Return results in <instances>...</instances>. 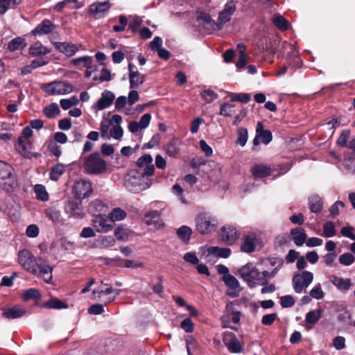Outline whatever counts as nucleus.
<instances>
[{"mask_svg": "<svg viewBox=\"0 0 355 355\" xmlns=\"http://www.w3.org/2000/svg\"><path fill=\"white\" fill-rule=\"evenodd\" d=\"M271 266H275L272 271H259L252 263L243 266L239 270V274L250 288L257 285L265 286L268 284V279L273 278L283 265V261L277 258L268 259Z\"/></svg>", "mask_w": 355, "mask_h": 355, "instance_id": "f257e3e1", "label": "nucleus"}, {"mask_svg": "<svg viewBox=\"0 0 355 355\" xmlns=\"http://www.w3.org/2000/svg\"><path fill=\"white\" fill-rule=\"evenodd\" d=\"M150 168L146 172L131 170L128 173V178L125 180V186L126 189L134 193H138L149 189L153 184Z\"/></svg>", "mask_w": 355, "mask_h": 355, "instance_id": "f03ea898", "label": "nucleus"}, {"mask_svg": "<svg viewBox=\"0 0 355 355\" xmlns=\"http://www.w3.org/2000/svg\"><path fill=\"white\" fill-rule=\"evenodd\" d=\"M18 187V179L12 166L0 160V188L9 193L14 192Z\"/></svg>", "mask_w": 355, "mask_h": 355, "instance_id": "7ed1b4c3", "label": "nucleus"}, {"mask_svg": "<svg viewBox=\"0 0 355 355\" xmlns=\"http://www.w3.org/2000/svg\"><path fill=\"white\" fill-rule=\"evenodd\" d=\"M82 166L84 171L89 175H99L103 173L107 169L106 162L98 152L82 157Z\"/></svg>", "mask_w": 355, "mask_h": 355, "instance_id": "20e7f679", "label": "nucleus"}, {"mask_svg": "<svg viewBox=\"0 0 355 355\" xmlns=\"http://www.w3.org/2000/svg\"><path fill=\"white\" fill-rule=\"evenodd\" d=\"M217 226L216 217L209 212H200L196 218V230L201 234H208L214 232Z\"/></svg>", "mask_w": 355, "mask_h": 355, "instance_id": "39448f33", "label": "nucleus"}, {"mask_svg": "<svg viewBox=\"0 0 355 355\" xmlns=\"http://www.w3.org/2000/svg\"><path fill=\"white\" fill-rule=\"evenodd\" d=\"M41 261H42V258L34 257L32 252L27 249L19 252V263L24 270L32 275L37 274V266Z\"/></svg>", "mask_w": 355, "mask_h": 355, "instance_id": "423d86ee", "label": "nucleus"}, {"mask_svg": "<svg viewBox=\"0 0 355 355\" xmlns=\"http://www.w3.org/2000/svg\"><path fill=\"white\" fill-rule=\"evenodd\" d=\"M313 274L307 270L295 274L292 278L293 289L297 293H302L313 282Z\"/></svg>", "mask_w": 355, "mask_h": 355, "instance_id": "0eeeda50", "label": "nucleus"}, {"mask_svg": "<svg viewBox=\"0 0 355 355\" xmlns=\"http://www.w3.org/2000/svg\"><path fill=\"white\" fill-rule=\"evenodd\" d=\"M43 89L49 95H64L73 92L72 85L64 81H54L46 84Z\"/></svg>", "mask_w": 355, "mask_h": 355, "instance_id": "6e6552de", "label": "nucleus"}, {"mask_svg": "<svg viewBox=\"0 0 355 355\" xmlns=\"http://www.w3.org/2000/svg\"><path fill=\"white\" fill-rule=\"evenodd\" d=\"M230 306L231 304H227L226 311L225 313L221 316V326L223 328H230L234 331H237L238 328L230 325L231 321L234 324H239L241 319V312L238 311H230Z\"/></svg>", "mask_w": 355, "mask_h": 355, "instance_id": "1a4fd4ad", "label": "nucleus"}, {"mask_svg": "<svg viewBox=\"0 0 355 355\" xmlns=\"http://www.w3.org/2000/svg\"><path fill=\"white\" fill-rule=\"evenodd\" d=\"M223 342L231 353H240L243 350V346L236 335L230 331H225L223 334Z\"/></svg>", "mask_w": 355, "mask_h": 355, "instance_id": "9d476101", "label": "nucleus"}, {"mask_svg": "<svg viewBox=\"0 0 355 355\" xmlns=\"http://www.w3.org/2000/svg\"><path fill=\"white\" fill-rule=\"evenodd\" d=\"M235 10L236 5L234 1H228L223 10L219 13L218 22L216 24V26L218 30L222 29L224 24L230 21L232 15L234 14Z\"/></svg>", "mask_w": 355, "mask_h": 355, "instance_id": "9b49d317", "label": "nucleus"}, {"mask_svg": "<svg viewBox=\"0 0 355 355\" xmlns=\"http://www.w3.org/2000/svg\"><path fill=\"white\" fill-rule=\"evenodd\" d=\"M112 3L109 0L103 2L96 1L88 8V13L96 19L101 18L110 10Z\"/></svg>", "mask_w": 355, "mask_h": 355, "instance_id": "f8f14e48", "label": "nucleus"}, {"mask_svg": "<svg viewBox=\"0 0 355 355\" xmlns=\"http://www.w3.org/2000/svg\"><path fill=\"white\" fill-rule=\"evenodd\" d=\"M15 148L17 151L26 158L39 157L40 153H33L31 150L32 148V144L29 139L18 138L17 143L15 144Z\"/></svg>", "mask_w": 355, "mask_h": 355, "instance_id": "ddd939ff", "label": "nucleus"}, {"mask_svg": "<svg viewBox=\"0 0 355 355\" xmlns=\"http://www.w3.org/2000/svg\"><path fill=\"white\" fill-rule=\"evenodd\" d=\"M272 139V132L269 130H264L261 122H258L256 129V135L253 139V146H257L260 140L266 145L268 144Z\"/></svg>", "mask_w": 355, "mask_h": 355, "instance_id": "4468645a", "label": "nucleus"}, {"mask_svg": "<svg viewBox=\"0 0 355 355\" xmlns=\"http://www.w3.org/2000/svg\"><path fill=\"white\" fill-rule=\"evenodd\" d=\"M220 237L225 243L232 245L239 239V233L235 227L226 225L220 229Z\"/></svg>", "mask_w": 355, "mask_h": 355, "instance_id": "2eb2a0df", "label": "nucleus"}, {"mask_svg": "<svg viewBox=\"0 0 355 355\" xmlns=\"http://www.w3.org/2000/svg\"><path fill=\"white\" fill-rule=\"evenodd\" d=\"M73 192L79 198H85L92 193V188L90 182L85 180H80L74 184Z\"/></svg>", "mask_w": 355, "mask_h": 355, "instance_id": "dca6fc26", "label": "nucleus"}, {"mask_svg": "<svg viewBox=\"0 0 355 355\" xmlns=\"http://www.w3.org/2000/svg\"><path fill=\"white\" fill-rule=\"evenodd\" d=\"M115 99V95L110 90H105L102 92L100 98L93 105L96 110H102L110 107Z\"/></svg>", "mask_w": 355, "mask_h": 355, "instance_id": "f3484780", "label": "nucleus"}, {"mask_svg": "<svg viewBox=\"0 0 355 355\" xmlns=\"http://www.w3.org/2000/svg\"><path fill=\"white\" fill-rule=\"evenodd\" d=\"M92 223L96 231L98 232H107L114 227V224L105 215L95 216L92 220Z\"/></svg>", "mask_w": 355, "mask_h": 355, "instance_id": "a211bd4d", "label": "nucleus"}, {"mask_svg": "<svg viewBox=\"0 0 355 355\" xmlns=\"http://www.w3.org/2000/svg\"><path fill=\"white\" fill-rule=\"evenodd\" d=\"M135 69V67L132 63L128 64L130 87L131 89L138 88L144 82V76Z\"/></svg>", "mask_w": 355, "mask_h": 355, "instance_id": "6ab92c4d", "label": "nucleus"}, {"mask_svg": "<svg viewBox=\"0 0 355 355\" xmlns=\"http://www.w3.org/2000/svg\"><path fill=\"white\" fill-rule=\"evenodd\" d=\"M53 46L58 51L68 57L73 56L79 49L76 44L69 42H56Z\"/></svg>", "mask_w": 355, "mask_h": 355, "instance_id": "aec40b11", "label": "nucleus"}, {"mask_svg": "<svg viewBox=\"0 0 355 355\" xmlns=\"http://www.w3.org/2000/svg\"><path fill=\"white\" fill-rule=\"evenodd\" d=\"M52 272L53 268L48 264H45L44 261L42 259V261H41L37 266V273L47 284H52Z\"/></svg>", "mask_w": 355, "mask_h": 355, "instance_id": "412c9836", "label": "nucleus"}, {"mask_svg": "<svg viewBox=\"0 0 355 355\" xmlns=\"http://www.w3.org/2000/svg\"><path fill=\"white\" fill-rule=\"evenodd\" d=\"M138 168L136 170L146 172L148 168H150L151 173L154 174L155 166L153 164V157L150 155L146 154L140 157L137 161Z\"/></svg>", "mask_w": 355, "mask_h": 355, "instance_id": "4be33fe9", "label": "nucleus"}, {"mask_svg": "<svg viewBox=\"0 0 355 355\" xmlns=\"http://www.w3.org/2000/svg\"><path fill=\"white\" fill-rule=\"evenodd\" d=\"M50 52L51 49L43 45L40 41L34 42L29 47V54L32 57H42Z\"/></svg>", "mask_w": 355, "mask_h": 355, "instance_id": "5701e85b", "label": "nucleus"}, {"mask_svg": "<svg viewBox=\"0 0 355 355\" xmlns=\"http://www.w3.org/2000/svg\"><path fill=\"white\" fill-rule=\"evenodd\" d=\"M112 293H114L115 295L113 297L110 296L106 304L112 302L115 300L116 296L121 293V291L114 290L112 288V286H108L105 289H103L102 288L99 287L97 289L93 291V295H94V299L96 300H101V298L104 295H110Z\"/></svg>", "mask_w": 355, "mask_h": 355, "instance_id": "b1692460", "label": "nucleus"}, {"mask_svg": "<svg viewBox=\"0 0 355 355\" xmlns=\"http://www.w3.org/2000/svg\"><path fill=\"white\" fill-rule=\"evenodd\" d=\"M88 211L94 216L103 215L107 210L106 205L101 200L96 199L92 201L88 205Z\"/></svg>", "mask_w": 355, "mask_h": 355, "instance_id": "393cba45", "label": "nucleus"}, {"mask_svg": "<svg viewBox=\"0 0 355 355\" xmlns=\"http://www.w3.org/2000/svg\"><path fill=\"white\" fill-rule=\"evenodd\" d=\"M330 282L340 291L346 292L352 286L350 279L339 277L336 275H331L329 277Z\"/></svg>", "mask_w": 355, "mask_h": 355, "instance_id": "a878e982", "label": "nucleus"}, {"mask_svg": "<svg viewBox=\"0 0 355 355\" xmlns=\"http://www.w3.org/2000/svg\"><path fill=\"white\" fill-rule=\"evenodd\" d=\"M55 28L53 24L49 19L43 20L33 31L34 35H42L51 33Z\"/></svg>", "mask_w": 355, "mask_h": 355, "instance_id": "bb28decb", "label": "nucleus"}, {"mask_svg": "<svg viewBox=\"0 0 355 355\" xmlns=\"http://www.w3.org/2000/svg\"><path fill=\"white\" fill-rule=\"evenodd\" d=\"M250 171L253 176L256 178H265L268 177L271 174V168L263 164H255L250 169Z\"/></svg>", "mask_w": 355, "mask_h": 355, "instance_id": "cd10ccee", "label": "nucleus"}, {"mask_svg": "<svg viewBox=\"0 0 355 355\" xmlns=\"http://www.w3.org/2000/svg\"><path fill=\"white\" fill-rule=\"evenodd\" d=\"M259 239L256 235L251 234L245 237L241 245V250L246 253H250L255 250Z\"/></svg>", "mask_w": 355, "mask_h": 355, "instance_id": "c85d7f7f", "label": "nucleus"}, {"mask_svg": "<svg viewBox=\"0 0 355 355\" xmlns=\"http://www.w3.org/2000/svg\"><path fill=\"white\" fill-rule=\"evenodd\" d=\"M26 313V311L19 306H15L10 308H6L3 310L2 315L8 319H16L22 317Z\"/></svg>", "mask_w": 355, "mask_h": 355, "instance_id": "c756f323", "label": "nucleus"}, {"mask_svg": "<svg viewBox=\"0 0 355 355\" xmlns=\"http://www.w3.org/2000/svg\"><path fill=\"white\" fill-rule=\"evenodd\" d=\"M292 240L297 246H302L306 241V234L304 229L302 227H295L291 230Z\"/></svg>", "mask_w": 355, "mask_h": 355, "instance_id": "7c9ffc66", "label": "nucleus"}, {"mask_svg": "<svg viewBox=\"0 0 355 355\" xmlns=\"http://www.w3.org/2000/svg\"><path fill=\"white\" fill-rule=\"evenodd\" d=\"M146 223L148 225H153L157 227L164 225V223L161 218V213L157 210L150 211L145 214Z\"/></svg>", "mask_w": 355, "mask_h": 355, "instance_id": "2f4dec72", "label": "nucleus"}, {"mask_svg": "<svg viewBox=\"0 0 355 355\" xmlns=\"http://www.w3.org/2000/svg\"><path fill=\"white\" fill-rule=\"evenodd\" d=\"M71 63L78 69H94L93 59L91 56L85 55L73 59Z\"/></svg>", "mask_w": 355, "mask_h": 355, "instance_id": "473e14b6", "label": "nucleus"}, {"mask_svg": "<svg viewBox=\"0 0 355 355\" xmlns=\"http://www.w3.org/2000/svg\"><path fill=\"white\" fill-rule=\"evenodd\" d=\"M64 210L71 215H80L82 211L81 202L76 200H69L64 204Z\"/></svg>", "mask_w": 355, "mask_h": 355, "instance_id": "72a5a7b5", "label": "nucleus"}, {"mask_svg": "<svg viewBox=\"0 0 355 355\" xmlns=\"http://www.w3.org/2000/svg\"><path fill=\"white\" fill-rule=\"evenodd\" d=\"M207 255H214L217 257L227 258L231 254V250L227 248L212 246L207 248Z\"/></svg>", "mask_w": 355, "mask_h": 355, "instance_id": "f704fd0d", "label": "nucleus"}, {"mask_svg": "<svg viewBox=\"0 0 355 355\" xmlns=\"http://www.w3.org/2000/svg\"><path fill=\"white\" fill-rule=\"evenodd\" d=\"M323 202L318 195H313L309 198V208L313 213H319L322 209Z\"/></svg>", "mask_w": 355, "mask_h": 355, "instance_id": "c9c22d12", "label": "nucleus"}, {"mask_svg": "<svg viewBox=\"0 0 355 355\" xmlns=\"http://www.w3.org/2000/svg\"><path fill=\"white\" fill-rule=\"evenodd\" d=\"M26 40L21 37H17L10 40L8 44V49L12 52L17 50H22L26 46Z\"/></svg>", "mask_w": 355, "mask_h": 355, "instance_id": "e433bc0d", "label": "nucleus"}, {"mask_svg": "<svg viewBox=\"0 0 355 355\" xmlns=\"http://www.w3.org/2000/svg\"><path fill=\"white\" fill-rule=\"evenodd\" d=\"M78 0H64L57 3L54 6V10L58 12H62L64 8H69L70 9H77L81 6L78 5Z\"/></svg>", "mask_w": 355, "mask_h": 355, "instance_id": "4c0bfd02", "label": "nucleus"}, {"mask_svg": "<svg viewBox=\"0 0 355 355\" xmlns=\"http://www.w3.org/2000/svg\"><path fill=\"white\" fill-rule=\"evenodd\" d=\"M127 216L126 212L120 207L114 208L108 215L110 220L114 224L116 221L123 220Z\"/></svg>", "mask_w": 355, "mask_h": 355, "instance_id": "58836bf2", "label": "nucleus"}, {"mask_svg": "<svg viewBox=\"0 0 355 355\" xmlns=\"http://www.w3.org/2000/svg\"><path fill=\"white\" fill-rule=\"evenodd\" d=\"M222 279L224 282L226 286H227L230 289L237 291L238 293L240 291L239 282L234 276H233L230 274L227 275H223V277H222Z\"/></svg>", "mask_w": 355, "mask_h": 355, "instance_id": "ea45409f", "label": "nucleus"}, {"mask_svg": "<svg viewBox=\"0 0 355 355\" xmlns=\"http://www.w3.org/2000/svg\"><path fill=\"white\" fill-rule=\"evenodd\" d=\"M44 214L54 224L60 223L61 214L60 211L55 209V207H50L45 209Z\"/></svg>", "mask_w": 355, "mask_h": 355, "instance_id": "a19ab883", "label": "nucleus"}, {"mask_svg": "<svg viewBox=\"0 0 355 355\" xmlns=\"http://www.w3.org/2000/svg\"><path fill=\"white\" fill-rule=\"evenodd\" d=\"M65 166L62 164H57L53 166L50 171V178L53 181H57L60 177L64 173Z\"/></svg>", "mask_w": 355, "mask_h": 355, "instance_id": "79ce46f5", "label": "nucleus"}, {"mask_svg": "<svg viewBox=\"0 0 355 355\" xmlns=\"http://www.w3.org/2000/svg\"><path fill=\"white\" fill-rule=\"evenodd\" d=\"M34 192L38 200L46 202L49 200V193L44 185L36 184L34 187Z\"/></svg>", "mask_w": 355, "mask_h": 355, "instance_id": "37998d69", "label": "nucleus"}, {"mask_svg": "<svg viewBox=\"0 0 355 355\" xmlns=\"http://www.w3.org/2000/svg\"><path fill=\"white\" fill-rule=\"evenodd\" d=\"M129 17L132 18V20L128 24V30L133 34L137 33L143 22L142 18L139 16H129Z\"/></svg>", "mask_w": 355, "mask_h": 355, "instance_id": "c03bdc74", "label": "nucleus"}, {"mask_svg": "<svg viewBox=\"0 0 355 355\" xmlns=\"http://www.w3.org/2000/svg\"><path fill=\"white\" fill-rule=\"evenodd\" d=\"M44 115L49 119L55 118L60 114V108L57 103H52L44 109Z\"/></svg>", "mask_w": 355, "mask_h": 355, "instance_id": "a18cd8bd", "label": "nucleus"}, {"mask_svg": "<svg viewBox=\"0 0 355 355\" xmlns=\"http://www.w3.org/2000/svg\"><path fill=\"white\" fill-rule=\"evenodd\" d=\"M44 306L47 309H61L67 308V304L58 298H51L44 304Z\"/></svg>", "mask_w": 355, "mask_h": 355, "instance_id": "49530a36", "label": "nucleus"}, {"mask_svg": "<svg viewBox=\"0 0 355 355\" xmlns=\"http://www.w3.org/2000/svg\"><path fill=\"white\" fill-rule=\"evenodd\" d=\"M180 144L178 141L173 140L166 146V154L171 157H175L180 151Z\"/></svg>", "mask_w": 355, "mask_h": 355, "instance_id": "de8ad7c7", "label": "nucleus"}, {"mask_svg": "<svg viewBox=\"0 0 355 355\" xmlns=\"http://www.w3.org/2000/svg\"><path fill=\"white\" fill-rule=\"evenodd\" d=\"M321 317L322 311L320 309H317L308 312L306 315L305 320L307 323L314 324L318 322Z\"/></svg>", "mask_w": 355, "mask_h": 355, "instance_id": "09e8293b", "label": "nucleus"}, {"mask_svg": "<svg viewBox=\"0 0 355 355\" xmlns=\"http://www.w3.org/2000/svg\"><path fill=\"white\" fill-rule=\"evenodd\" d=\"M21 297L24 300H37L41 297V293L36 288H29L23 292Z\"/></svg>", "mask_w": 355, "mask_h": 355, "instance_id": "8fccbe9b", "label": "nucleus"}, {"mask_svg": "<svg viewBox=\"0 0 355 355\" xmlns=\"http://www.w3.org/2000/svg\"><path fill=\"white\" fill-rule=\"evenodd\" d=\"M336 232L333 222L328 221L323 225V232L322 236L330 238L336 235Z\"/></svg>", "mask_w": 355, "mask_h": 355, "instance_id": "3c124183", "label": "nucleus"}, {"mask_svg": "<svg viewBox=\"0 0 355 355\" xmlns=\"http://www.w3.org/2000/svg\"><path fill=\"white\" fill-rule=\"evenodd\" d=\"M238 137L236 140V144L241 146H244L248 139V130L244 128H239L238 129Z\"/></svg>", "mask_w": 355, "mask_h": 355, "instance_id": "603ef678", "label": "nucleus"}, {"mask_svg": "<svg viewBox=\"0 0 355 355\" xmlns=\"http://www.w3.org/2000/svg\"><path fill=\"white\" fill-rule=\"evenodd\" d=\"M272 22L277 28L282 31L287 30L288 28V21L282 15L275 16Z\"/></svg>", "mask_w": 355, "mask_h": 355, "instance_id": "864d4df0", "label": "nucleus"}, {"mask_svg": "<svg viewBox=\"0 0 355 355\" xmlns=\"http://www.w3.org/2000/svg\"><path fill=\"white\" fill-rule=\"evenodd\" d=\"M200 96L207 103H210L218 98V94L213 90L208 89L202 91Z\"/></svg>", "mask_w": 355, "mask_h": 355, "instance_id": "5fc2aeb1", "label": "nucleus"}, {"mask_svg": "<svg viewBox=\"0 0 355 355\" xmlns=\"http://www.w3.org/2000/svg\"><path fill=\"white\" fill-rule=\"evenodd\" d=\"M192 234L191 229L188 226H182L177 231V234L182 241H187L189 240Z\"/></svg>", "mask_w": 355, "mask_h": 355, "instance_id": "6e6d98bb", "label": "nucleus"}, {"mask_svg": "<svg viewBox=\"0 0 355 355\" xmlns=\"http://www.w3.org/2000/svg\"><path fill=\"white\" fill-rule=\"evenodd\" d=\"M229 95L231 96L232 101H241L244 103H247L250 100V95L247 93L234 94L230 92Z\"/></svg>", "mask_w": 355, "mask_h": 355, "instance_id": "4d7b16f0", "label": "nucleus"}, {"mask_svg": "<svg viewBox=\"0 0 355 355\" xmlns=\"http://www.w3.org/2000/svg\"><path fill=\"white\" fill-rule=\"evenodd\" d=\"M338 260L343 266H350L355 261V257L352 253L345 252L339 257Z\"/></svg>", "mask_w": 355, "mask_h": 355, "instance_id": "13d9d810", "label": "nucleus"}, {"mask_svg": "<svg viewBox=\"0 0 355 355\" xmlns=\"http://www.w3.org/2000/svg\"><path fill=\"white\" fill-rule=\"evenodd\" d=\"M234 105L227 103L220 105V114L225 116H230L234 113Z\"/></svg>", "mask_w": 355, "mask_h": 355, "instance_id": "bf43d9fd", "label": "nucleus"}, {"mask_svg": "<svg viewBox=\"0 0 355 355\" xmlns=\"http://www.w3.org/2000/svg\"><path fill=\"white\" fill-rule=\"evenodd\" d=\"M310 296L316 300H320L324 297V292L320 284L315 285L310 291Z\"/></svg>", "mask_w": 355, "mask_h": 355, "instance_id": "052dcab7", "label": "nucleus"}, {"mask_svg": "<svg viewBox=\"0 0 355 355\" xmlns=\"http://www.w3.org/2000/svg\"><path fill=\"white\" fill-rule=\"evenodd\" d=\"M123 135V130L121 125H113L110 130V137L114 139H120Z\"/></svg>", "mask_w": 355, "mask_h": 355, "instance_id": "680f3d73", "label": "nucleus"}, {"mask_svg": "<svg viewBox=\"0 0 355 355\" xmlns=\"http://www.w3.org/2000/svg\"><path fill=\"white\" fill-rule=\"evenodd\" d=\"M290 242V237L287 234L277 236L274 241V244L277 247H283Z\"/></svg>", "mask_w": 355, "mask_h": 355, "instance_id": "e2e57ef3", "label": "nucleus"}, {"mask_svg": "<svg viewBox=\"0 0 355 355\" xmlns=\"http://www.w3.org/2000/svg\"><path fill=\"white\" fill-rule=\"evenodd\" d=\"M180 327L187 333H191L194 329V324L189 318H185L180 323Z\"/></svg>", "mask_w": 355, "mask_h": 355, "instance_id": "0e129e2a", "label": "nucleus"}, {"mask_svg": "<svg viewBox=\"0 0 355 355\" xmlns=\"http://www.w3.org/2000/svg\"><path fill=\"white\" fill-rule=\"evenodd\" d=\"M350 135L349 130H344L337 139V144L340 146H346L347 141Z\"/></svg>", "mask_w": 355, "mask_h": 355, "instance_id": "69168bd1", "label": "nucleus"}, {"mask_svg": "<svg viewBox=\"0 0 355 355\" xmlns=\"http://www.w3.org/2000/svg\"><path fill=\"white\" fill-rule=\"evenodd\" d=\"M281 306L284 308L291 307L295 304V300L291 295H284L280 299Z\"/></svg>", "mask_w": 355, "mask_h": 355, "instance_id": "338daca9", "label": "nucleus"}, {"mask_svg": "<svg viewBox=\"0 0 355 355\" xmlns=\"http://www.w3.org/2000/svg\"><path fill=\"white\" fill-rule=\"evenodd\" d=\"M354 232V228L352 226L343 227L340 230V233L343 236L349 238L352 240H355V234Z\"/></svg>", "mask_w": 355, "mask_h": 355, "instance_id": "774afa93", "label": "nucleus"}]
</instances>
